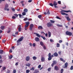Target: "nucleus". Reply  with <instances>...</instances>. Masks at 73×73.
<instances>
[{"label": "nucleus", "instance_id": "f257e3e1", "mask_svg": "<svg viewBox=\"0 0 73 73\" xmlns=\"http://www.w3.org/2000/svg\"><path fill=\"white\" fill-rule=\"evenodd\" d=\"M61 11H60V13L62 15H66V16H68V14L63 12H66V13H68V12H71L70 10L66 11L65 10H64L62 9H61Z\"/></svg>", "mask_w": 73, "mask_h": 73}, {"label": "nucleus", "instance_id": "f03ea898", "mask_svg": "<svg viewBox=\"0 0 73 73\" xmlns=\"http://www.w3.org/2000/svg\"><path fill=\"white\" fill-rule=\"evenodd\" d=\"M48 61H50V60H52V58L53 57V55H52L51 56V53H49L48 54Z\"/></svg>", "mask_w": 73, "mask_h": 73}, {"label": "nucleus", "instance_id": "7ed1b4c3", "mask_svg": "<svg viewBox=\"0 0 73 73\" xmlns=\"http://www.w3.org/2000/svg\"><path fill=\"white\" fill-rule=\"evenodd\" d=\"M66 34L67 36H72V33L70 32L69 31H67L66 32Z\"/></svg>", "mask_w": 73, "mask_h": 73}, {"label": "nucleus", "instance_id": "20e7f679", "mask_svg": "<svg viewBox=\"0 0 73 73\" xmlns=\"http://www.w3.org/2000/svg\"><path fill=\"white\" fill-rule=\"evenodd\" d=\"M8 8V4H6L5 5V8L4 9V10H5V11L7 10L8 11L9 10V9ZM7 8L8 9H7Z\"/></svg>", "mask_w": 73, "mask_h": 73}, {"label": "nucleus", "instance_id": "39448f33", "mask_svg": "<svg viewBox=\"0 0 73 73\" xmlns=\"http://www.w3.org/2000/svg\"><path fill=\"white\" fill-rule=\"evenodd\" d=\"M24 38V37L22 36L20 38L17 40V43H19V42H21V41L23 40Z\"/></svg>", "mask_w": 73, "mask_h": 73}, {"label": "nucleus", "instance_id": "423d86ee", "mask_svg": "<svg viewBox=\"0 0 73 73\" xmlns=\"http://www.w3.org/2000/svg\"><path fill=\"white\" fill-rule=\"evenodd\" d=\"M30 27L29 28V30L30 31H32V29H33V27L34 25L33 24H30Z\"/></svg>", "mask_w": 73, "mask_h": 73}, {"label": "nucleus", "instance_id": "0eeeda50", "mask_svg": "<svg viewBox=\"0 0 73 73\" xmlns=\"http://www.w3.org/2000/svg\"><path fill=\"white\" fill-rule=\"evenodd\" d=\"M52 25H53L50 22H48L47 24V27H50Z\"/></svg>", "mask_w": 73, "mask_h": 73}, {"label": "nucleus", "instance_id": "6e6552de", "mask_svg": "<svg viewBox=\"0 0 73 73\" xmlns=\"http://www.w3.org/2000/svg\"><path fill=\"white\" fill-rule=\"evenodd\" d=\"M53 63H52L51 64V66L52 67H53L54 66V65H56V64H57V62L55 61H53Z\"/></svg>", "mask_w": 73, "mask_h": 73}, {"label": "nucleus", "instance_id": "1a4fd4ad", "mask_svg": "<svg viewBox=\"0 0 73 73\" xmlns=\"http://www.w3.org/2000/svg\"><path fill=\"white\" fill-rule=\"evenodd\" d=\"M25 23L26 24V25H25V28H27L29 26V22H25Z\"/></svg>", "mask_w": 73, "mask_h": 73}, {"label": "nucleus", "instance_id": "9d476101", "mask_svg": "<svg viewBox=\"0 0 73 73\" xmlns=\"http://www.w3.org/2000/svg\"><path fill=\"white\" fill-rule=\"evenodd\" d=\"M68 63L67 62H66L64 64L65 66L64 67V68H65V69H67V68H68Z\"/></svg>", "mask_w": 73, "mask_h": 73}, {"label": "nucleus", "instance_id": "9b49d317", "mask_svg": "<svg viewBox=\"0 0 73 73\" xmlns=\"http://www.w3.org/2000/svg\"><path fill=\"white\" fill-rule=\"evenodd\" d=\"M54 69L55 70H59V68H58V67L56 66H55Z\"/></svg>", "mask_w": 73, "mask_h": 73}, {"label": "nucleus", "instance_id": "f8f14e48", "mask_svg": "<svg viewBox=\"0 0 73 73\" xmlns=\"http://www.w3.org/2000/svg\"><path fill=\"white\" fill-rule=\"evenodd\" d=\"M41 60L42 62H44L45 60V58L44 57H42L41 58Z\"/></svg>", "mask_w": 73, "mask_h": 73}, {"label": "nucleus", "instance_id": "ddd939ff", "mask_svg": "<svg viewBox=\"0 0 73 73\" xmlns=\"http://www.w3.org/2000/svg\"><path fill=\"white\" fill-rule=\"evenodd\" d=\"M35 40L36 41V42H38L40 41V39L38 37H36L35 39Z\"/></svg>", "mask_w": 73, "mask_h": 73}, {"label": "nucleus", "instance_id": "4468645a", "mask_svg": "<svg viewBox=\"0 0 73 73\" xmlns=\"http://www.w3.org/2000/svg\"><path fill=\"white\" fill-rule=\"evenodd\" d=\"M30 60V57L29 56H27L26 58V60L27 61H28Z\"/></svg>", "mask_w": 73, "mask_h": 73}, {"label": "nucleus", "instance_id": "2eb2a0df", "mask_svg": "<svg viewBox=\"0 0 73 73\" xmlns=\"http://www.w3.org/2000/svg\"><path fill=\"white\" fill-rule=\"evenodd\" d=\"M65 18H66V19L67 20H68V21H70V19L69 18V16L68 17V16H65Z\"/></svg>", "mask_w": 73, "mask_h": 73}, {"label": "nucleus", "instance_id": "dca6fc26", "mask_svg": "<svg viewBox=\"0 0 73 73\" xmlns=\"http://www.w3.org/2000/svg\"><path fill=\"white\" fill-rule=\"evenodd\" d=\"M60 61H62L63 62H64V63H65V60H64V59H63L62 58H60Z\"/></svg>", "mask_w": 73, "mask_h": 73}, {"label": "nucleus", "instance_id": "f3484780", "mask_svg": "<svg viewBox=\"0 0 73 73\" xmlns=\"http://www.w3.org/2000/svg\"><path fill=\"white\" fill-rule=\"evenodd\" d=\"M19 27L18 28V31L19 32H20L21 31V25H19Z\"/></svg>", "mask_w": 73, "mask_h": 73}, {"label": "nucleus", "instance_id": "a211bd4d", "mask_svg": "<svg viewBox=\"0 0 73 73\" xmlns=\"http://www.w3.org/2000/svg\"><path fill=\"white\" fill-rule=\"evenodd\" d=\"M54 55L55 57H57V56H58V54L56 52L54 53Z\"/></svg>", "mask_w": 73, "mask_h": 73}, {"label": "nucleus", "instance_id": "6ab92c4d", "mask_svg": "<svg viewBox=\"0 0 73 73\" xmlns=\"http://www.w3.org/2000/svg\"><path fill=\"white\" fill-rule=\"evenodd\" d=\"M4 52V51L2 50H0V54H3V52Z\"/></svg>", "mask_w": 73, "mask_h": 73}, {"label": "nucleus", "instance_id": "aec40b11", "mask_svg": "<svg viewBox=\"0 0 73 73\" xmlns=\"http://www.w3.org/2000/svg\"><path fill=\"white\" fill-rule=\"evenodd\" d=\"M53 5L54 6V5H57V2H56V1H54V2Z\"/></svg>", "mask_w": 73, "mask_h": 73}, {"label": "nucleus", "instance_id": "412c9836", "mask_svg": "<svg viewBox=\"0 0 73 73\" xmlns=\"http://www.w3.org/2000/svg\"><path fill=\"white\" fill-rule=\"evenodd\" d=\"M38 29H43V28H42V27L41 26H39L38 27Z\"/></svg>", "mask_w": 73, "mask_h": 73}, {"label": "nucleus", "instance_id": "4be33fe9", "mask_svg": "<svg viewBox=\"0 0 73 73\" xmlns=\"http://www.w3.org/2000/svg\"><path fill=\"white\" fill-rule=\"evenodd\" d=\"M40 44L41 46H44V43L42 41L40 42Z\"/></svg>", "mask_w": 73, "mask_h": 73}, {"label": "nucleus", "instance_id": "5701e85b", "mask_svg": "<svg viewBox=\"0 0 73 73\" xmlns=\"http://www.w3.org/2000/svg\"><path fill=\"white\" fill-rule=\"evenodd\" d=\"M1 28L2 30H4L5 28V27L2 26L1 27Z\"/></svg>", "mask_w": 73, "mask_h": 73}, {"label": "nucleus", "instance_id": "b1692460", "mask_svg": "<svg viewBox=\"0 0 73 73\" xmlns=\"http://www.w3.org/2000/svg\"><path fill=\"white\" fill-rule=\"evenodd\" d=\"M40 37H41L42 38H43V40H46V38H45V37L42 36H40Z\"/></svg>", "mask_w": 73, "mask_h": 73}, {"label": "nucleus", "instance_id": "393cba45", "mask_svg": "<svg viewBox=\"0 0 73 73\" xmlns=\"http://www.w3.org/2000/svg\"><path fill=\"white\" fill-rule=\"evenodd\" d=\"M48 37H50V36H51V33L50 32H48Z\"/></svg>", "mask_w": 73, "mask_h": 73}, {"label": "nucleus", "instance_id": "a878e982", "mask_svg": "<svg viewBox=\"0 0 73 73\" xmlns=\"http://www.w3.org/2000/svg\"><path fill=\"white\" fill-rule=\"evenodd\" d=\"M28 9H25L24 10V12H25L26 13H27V12H28Z\"/></svg>", "mask_w": 73, "mask_h": 73}, {"label": "nucleus", "instance_id": "bb28decb", "mask_svg": "<svg viewBox=\"0 0 73 73\" xmlns=\"http://www.w3.org/2000/svg\"><path fill=\"white\" fill-rule=\"evenodd\" d=\"M35 73H39V71L37 69L35 70Z\"/></svg>", "mask_w": 73, "mask_h": 73}, {"label": "nucleus", "instance_id": "cd10ccee", "mask_svg": "<svg viewBox=\"0 0 73 73\" xmlns=\"http://www.w3.org/2000/svg\"><path fill=\"white\" fill-rule=\"evenodd\" d=\"M13 57V56L11 55L9 57V58L11 60V59H12Z\"/></svg>", "mask_w": 73, "mask_h": 73}, {"label": "nucleus", "instance_id": "c85d7f7f", "mask_svg": "<svg viewBox=\"0 0 73 73\" xmlns=\"http://www.w3.org/2000/svg\"><path fill=\"white\" fill-rule=\"evenodd\" d=\"M33 59L34 60H36L37 59V58L35 56H33Z\"/></svg>", "mask_w": 73, "mask_h": 73}, {"label": "nucleus", "instance_id": "c756f323", "mask_svg": "<svg viewBox=\"0 0 73 73\" xmlns=\"http://www.w3.org/2000/svg\"><path fill=\"white\" fill-rule=\"evenodd\" d=\"M26 66H28L29 67L31 65V64L30 63H27L26 64Z\"/></svg>", "mask_w": 73, "mask_h": 73}, {"label": "nucleus", "instance_id": "7c9ffc66", "mask_svg": "<svg viewBox=\"0 0 73 73\" xmlns=\"http://www.w3.org/2000/svg\"><path fill=\"white\" fill-rule=\"evenodd\" d=\"M6 69V67H4L3 68V70H1V72H3V70H5Z\"/></svg>", "mask_w": 73, "mask_h": 73}, {"label": "nucleus", "instance_id": "2f4dec72", "mask_svg": "<svg viewBox=\"0 0 73 73\" xmlns=\"http://www.w3.org/2000/svg\"><path fill=\"white\" fill-rule=\"evenodd\" d=\"M57 27H62V25H60L58 24H57L56 25Z\"/></svg>", "mask_w": 73, "mask_h": 73}, {"label": "nucleus", "instance_id": "473e14b6", "mask_svg": "<svg viewBox=\"0 0 73 73\" xmlns=\"http://www.w3.org/2000/svg\"><path fill=\"white\" fill-rule=\"evenodd\" d=\"M63 72H64V69L62 68L60 70V73H63Z\"/></svg>", "mask_w": 73, "mask_h": 73}, {"label": "nucleus", "instance_id": "72a5a7b5", "mask_svg": "<svg viewBox=\"0 0 73 73\" xmlns=\"http://www.w3.org/2000/svg\"><path fill=\"white\" fill-rule=\"evenodd\" d=\"M60 44H59V43H57L56 46L57 48H58V47H60Z\"/></svg>", "mask_w": 73, "mask_h": 73}, {"label": "nucleus", "instance_id": "f704fd0d", "mask_svg": "<svg viewBox=\"0 0 73 73\" xmlns=\"http://www.w3.org/2000/svg\"><path fill=\"white\" fill-rule=\"evenodd\" d=\"M22 15H23V16H25L26 15V13L24 11L22 13Z\"/></svg>", "mask_w": 73, "mask_h": 73}, {"label": "nucleus", "instance_id": "c9c22d12", "mask_svg": "<svg viewBox=\"0 0 73 73\" xmlns=\"http://www.w3.org/2000/svg\"><path fill=\"white\" fill-rule=\"evenodd\" d=\"M41 17H42V15H39L38 16V18H39V19H41Z\"/></svg>", "mask_w": 73, "mask_h": 73}, {"label": "nucleus", "instance_id": "e433bc0d", "mask_svg": "<svg viewBox=\"0 0 73 73\" xmlns=\"http://www.w3.org/2000/svg\"><path fill=\"white\" fill-rule=\"evenodd\" d=\"M50 22H51V23H54L55 22V21H53L52 20H50Z\"/></svg>", "mask_w": 73, "mask_h": 73}, {"label": "nucleus", "instance_id": "4c0bfd02", "mask_svg": "<svg viewBox=\"0 0 73 73\" xmlns=\"http://www.w3.org/2000/svg\"><path fill=\"white\" fill-rule=\"evenodd\" d=\"M11 9L13 12H15V9L14 8H11Z\"/></svg>", "mask_w": 73, "mask_h": 73}, {"label": "nucleus", "instance_id": "58836bf2", "mask_svg": "<svg viewBox=\"0 0 73 73\" xmlns=\"http://www.w3.org/2000/svg\"><path fill=\"white\" fill-rule=\"evenodd\" d=\"M47 70L48 71V72H50V71L51 70V68H48Z\"/></svg>", "mask_w": 73, "mask_h": 73}, {"label": "nucleus", "instance_id": "ea45409f", "mask_svg": "<svg viewBox=\"0 0 73 73\" xmlns=\"http://www.w3.org/2000/svg\"><path fill=\"white\" fill-rule=\"evenodd\" d=\"M11 72V71L9 70H8L7 72L6 73H10Z\"/></svg>", "mask_w": 73, "mask_h": 73}, {"label": "nucleus", "instance_id": "a19ab883", "mask_svg": "<svg viewBox=\"0 0 73 73\" xmlns=\"http://www.w3.org/2000/svg\"><path fill=\"white\" fill-rule=\"evenodd\" d=\"M43 48L44 50H45V49H46V46H43Z\"/></svg>", "mask_w": 73, "mask_h": 73}, {"label": "nucleus", "instance_id": "79ce46f5", "mask_svg": "<svg viewBox=\"0 0 73 73\" xmlns=\"http://www.w3.org/2000/svg\"><path fill=\"white\" fill-rule=\"evenodd\" d=\"M28 20V18L27 17H26L23 20L24 21H27V20Z\"/></svg>", "mask_w": 73, "mask_h": 73}, {"label": "nucleus", "instance_id": "37998d69", "mask_svg": "<svg viewBox=\"0 0 73 73\" xmlns=\"http://www.w3.org/2000/svg\"><path fill=\"white\" fill-rule=\"evenodd\" d=\"M49 5L50 6H51V7H53V4L52 3H50Z\"/></svg>", "mask_w": 73, "mask_h": 73}, {"label": "nucleus", "instance_id": "c03bdc74", "mask_svg": "<svg viewBox=\"0 0 73 73\" xmlns=\"http://www.w3.org/2000/svg\"><path fill=\"white\" fill-rule=\"evenodd\" d=\"M30 72V70H26V73H29Z\"/></svg>", "mask_w": 73, "mask_h": 73}, {"label": "nucleus", "instance_id": "a18cd8bd", "mask_svg": "<svg viewBox=\"0 0 73 73\" xmlns=\"http://www.w3.org/2000/svg\"><path fill=\"white\" fill-rule=\"evenodd\" d=\"M47 15H50V12H49V10H48V12L47 13Z\"/></svg>", "mask_w": 73, "mask_h": 73}, {"label": "nucleus", "instance_id": "49530a36", "mask_svg": "<svg viewBox=\"0 0 73 73\" xmlns=\"http://www.w3.org/2000/svg\"><path fill=\"white\" fill-rule=\"evenodd\" d=\"M31 70H33V71L35 70V68L32 67Z\"/></svg>", "mask_w": 73, "mask_h": 73}, {"label": "nucleus", "instance_id": "de8ad7c7", "mask_svg": "<svg viewBox=\"0 0 73 73\" xmlns=\"http://www.w3.org/2000/svg\"><path fill=\"white\" fill-rule=\"evenodd\" d=\"M14 15L16 17H18V16H19V15H17V14H14Z\"/></svg>", "mask_w": 73, "mask_h": 73}, {"label": "nucleus", "instance_id": "09e8293b", "mask_svg": "<svg viewBox=\"0 0 73 73\" xmlns=\"http://www.w3.org/2000/svg\"><path fill=\"white\" fill-rule=\"evenodd\" d=\"M58 4H61V1H58Z\"/></svg>", "mask_w": 73, "mask_h": 73}, {"label": "nucleus", "instance_id": "8fccbe9b", "mask_svg": "<svg viewBox=\"0 0 73 73\" xmlns=\"http://www.w3.org/2000/svg\"><path fill=\"white\" fill-rule=\"evenodd\" d=\"M36 36H37V37H40V35L38 34H37Z\"/></svg>", "mask_w": 73, "mask_h": 73}, {"label": "nucleus", "instance_id": "3c124183", "mask_svg": "<svg viewBox=\"0 0 73 73\" xmlns=\"http://www.w3.org/2000/svg\"><path fill=\"white\" fill-rule=\"evenodd\" d=\"M61 51H59L58 52V54H60V55H61Z\"/></svg>", "mask_w": 73, "mask_h": 73}, {"label": "nucleus", "instance_id": "603ef678", "mask_svg": "<svg viewBox=\"0 0 73 73\" xmlns=\"http://www.w3.org/2000/svg\"><path fill=\"white\" fill-rule=\"evenodd\" d=\"M6 41V40H2L3 43H5Z\"/></svg>", "mask_w": 73, "mask_h": 73}, {"label": "nucleus", "instance_id": "864d4df0", "mask_svg": "<svg viewBox=\"0 0 73 73\" xmlns=\"http://www.w3.org/2000/svg\"><path fill=\"white\" fill-rule=\"evenodd\" d=\"M50 42H54V40H53L51 39H50Z\"/></svg>", "mask_w": 73, "mask_h": 73}, {"label": "nucleus", "instance_id": "5fc2aeb1", "mask_svg": "<svg viewBox=\"0 0 73 73\" xmlns=\"http://www.w3.org/2000/svg\"><path fill=\"white\" fill-rule=\"evenodd\" d=\"M16 17L15 16H13L12 17V19H16Z\"/></svg>", "mask_w": 73, "mask_h": 73}, {"label": "nucleus", "instance_id": "6e6d98bb", "mask_svg": "<svg viewBox=\"0 0 73 73\" xmlns=\"http://www.w3.org/2000/svg\"><path fill=\"white\" fill-rule=\"evenodd\" d=\"M41 65H38V68L40 69V68H41Z\"/></svg>", "mask_w": 73, "mask_h": 73}, {"label": "nucleus", "instance_id": "4d7b16f0", "mask_svg": "<svg viewBox=\"0 0 73 73\" xmlns=\"http://www.w3.org/2000/svg\"><path fill=\"white\" fill-rule=\"evenodd\" d=\"M27 20H28V21H32V19L31 18L28 19Z\"/></svg>", "mask_w": 73, "mask_h": 73}, {"label": "nucleus", "instance_id": "13d9d810", "mask_svg": "<svg viewBox=\"0 0 73 73\" xmlns=\"http://www.w3.org/2000/svg\"><path fill=\"white\" fill-rule=\"evenodd\" d=\"M73 66H72L70 67V70H73Z\"/></svg>", "mask_w": 73, "mask_h": 73}, {"label": "nucleus", "instance_id": "bf43d9fd", "mask_svg": "<svg viewBox=\"0 0 73 73\" xmlns=\"http://www.w3.org/2000/svg\"><path fill=\"white\" fill-rule=\"evenodd\" d=\"M33 46L34 47L35 46H36V43H34L33 44Z\"/></svg>", "mask_w": 73, "mask_h": 73}, {"label": "nucleus", "instance_id": "052dcab7", "mask_svg": "<svg viewBox=\"0 0 73 73\" xmlns=\"http://www.w3.org/2000/svg\"><path fill=\"white\" fill-rule=\"evenodd\" d=\"M56 18L58 19H59V20H61V18H60V17H58V16H56Z\"/></svg>", "mask_w": 73, "mask_h": 73}, {"label": "nucleus", "instance_id": "680f3d73", "mask_svg": "<svg viewBox=\"0 0 73 73\" xmlns=\"http://www.w3.org/2000/svg\"><path fill=\"white\" fill-rule=\"evenodd\" d=\"M3 62V60H0V64H2Z\"/></svg>", "mask_w": 73, "mask_h": 73}, {"label": "nucleus", "instance_id": "e2e57ef3", "mask_svg": "<svg viewBox=\"0 0 73 73\" xmlns=\"http://www.w3.org/2000/svg\"><path fill=\"white\" fill-rule=\"evenodd\" d=\"M9 52L10 53H12V50L11 49H10Z\"/></svg>", "mask_w": 73, "mask_h": 73}, {"label": "nucleus", "instance_id": "0e129e2a", "mask_svg": "<svg viewBox=\"0 0 73 73\" xmlns=\"http://www.w3.org/2000/svg\"><path fill=\"white\" fill-rule=\"evenodd\" d=\"M13 73H16V70H13Z\"/></svg>", "mask_w": 73, "mask_h": 73}, {"label": "nucleus", "instance_id": "69168bd1", "mask_svg": "<svg viewBox=\"0 0 73 73\" xmlns=\"http://www.w3.org/2000/svg\"><path fill=\"white\" fill-rule=\"evenodd\" d=\"M32 1V0H29L28 1V2L29 3H31Z\"/></svg>", "mask_w": 73, "mask_h": 73}, {"label": "nucleus", "instance_id": "338daca9", "mask_svg": "<svg viewBox=\"0 0 73 73\" xmlns=\"http://www.w3.org/2000/svg\"><path fill=\"white\" fill-rule=\"evenodd\" d=\"M18 64H19V63L18 62H17L16 63L15 65L16 66H17V65H18Z\"/></svg>", "mask_w": 73, "mask_h": 73}, {"label": "nucleus", "instance_id": "774afa93", "mask_svg": "<svg viewBox=\"0 0 73 73\" xmlns=\"http://www.w3.org/2000/svg\"><path fill=\"white\" fill-rule=\"evenodd\" d=\"M18 33H19V32L17 31L15 33V35H18Z\"/></svg>", "mask_w": 73, "mask_h": 73}]
</instances>
